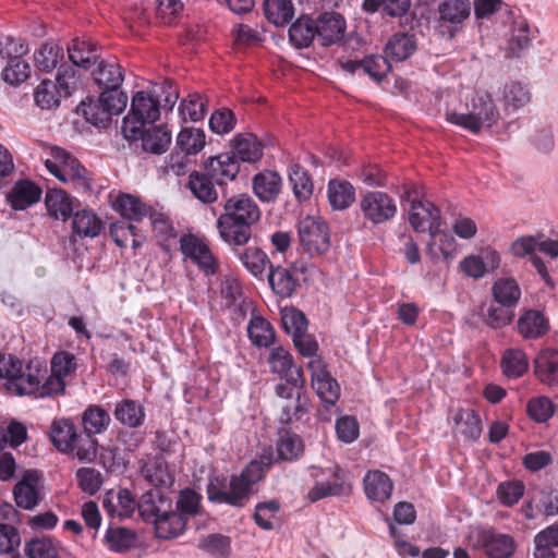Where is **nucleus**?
Returning <instances> with one entry per match:
<instances>
[{
    "instance_id": "obj_1",
    "label": "nucleus",
    "mask_w": 558,
    "mask_h": 558,
    "mask_svg": "<svg viewBox=\"0 0 558 558\" xmlns=\"http://www.w3.org/2000/svg\"><path fill=\"white\" fill-rule=\"evenodd\" d=\"M222 208L216 222L220 238L229 245H245L252 238L253 227L260 220L259 206L252 196L241 193L226 197Z\"/></svg>"
},
{
    "instance_id": "obj_2",
    "label": "nucleus",
    "mask_w": 558,
    "mask_h": 558,
    "mask_svg": "<svg viewBox=\"0 0 558 558\" xmlns=\"http://www.w3.org/2000/svg\"><path fill=\"white\" fill-rule=\"evenodd\" d=\"M271 465V458L262 456L260 461H251L240 474L232 475L230 481L213 477L207 485L208 499L217 504H227L243 508L255 493V485L264 476V466Z\"/></svg>"
},
{
    "instance_id": "obj_3",
    "label": "nucleus",
    "mask_w": 558,
    "mask_h": 558,
    "mask_svg": "<svg viewBox=\"0 0 558 558\" xmlns=\"http://www.w3.org/2000/svg\"><path fill=\"white\" fill-rule=\"evenodd\" d=\"M47 369L39 361L23 364L12 354H0V379H4V389L14 396L37 399L39 379H44Z\"/></svg>"
},
{
    "instance_id": "obj_4",
    "label": "nucleus",
    "mask_w": 558,
    "mask_h": 558,
    "mask_svg": "<svg viewBox=\"0 0 558 558\" xmlns=\"http://www.w3.org/2000/svg\"><path fill=\"white\" fill-rule=\"evenodd\" d=\"M468 112L447 113V120L471 133L477 134L483 128H492L499 120V111L487 92H476L466 104Z\"/></svg>"
},
{
    "instance_id": "obj_5",
    "label": "nucleus",
    "mask_w": 558,
    "mask_h": 558,
    "mask_svg": "<svg viewBox=\"0 0 558 558\" xmlns=\"http://www.w3.org/2000/svg\"><path fill=\"white\" fill-rule=\"evenodd\" d=\"M466 538L472 549L482 551L487 558H511L517 549L510 534L488 525L472 529Z\"/></svg>"
},
{
    "instance_id": "obj_6",
    "label": "nucleus",
    "mask_w": 558,
    "mask_h": 558,
    "mask_svg": "<svg viewBox=\"0 0 558 558\" xmlns=\"http://www.w3.org/2000/svg\"><path fill=\"white\" fill-rule=\"evenodd\" d=\"M122 132L128 140H141L143 150L161 155L171 144V132L163 125L146 128L138 121L124 117Z\"/></svg>"
},
{
    "instance_id": "obj_7",
    "label": "nucleus",
    "mask_w": 558,
    "mask_h": 558,
    "mask_svg": "<svg viewBox=\"0 0 558 558\" xmlns=\"http://www.w3.org/2000/svg\"><path fill=\"white\" fill-rule=\"evenodd\" d=\"M27 48L22 43L7 37L0 41V54L8 58V64L2 70V80L13 86L25 82L31 74L29 64L22 60L21 57L26 53Z\"/></svg>"
},
{
    "instance_id": "obj_8",
    "label": "nucleus",
    "mask_w": 558,
    "mask_h": 558,
    "mask_svg": "<svg viewBox=\"0 0 558 558\" xmlns=\"http://www.w3.org/2000/svg\"><path fill=\"white\" fill-rule=\"evenodd\" d=\"M48 171L62 182H76L89 186L87 170L80 161L60 147L51 149V158L46 159Z\"/></svg>"
},
{
    "instance_id": "obj_9",
    "label": "nucleus",
    "mask_w": 558,
    "mask_h": 558,
    "mask_svg": "<svg viewBox=\"0 0 558 558\" xmlns=\"http://www.w3.org/2000/svg\"><path fill=\"white\" fill-rule=\"evenodd\" d=\"M299 240L310 256L323 255L330 246L327 223L319 217H305L299 223Z\"/></svg>"
},
{
    "instance_id": "obj_10",
    "label": "nucleus",
    "mask_w": 558,
    "mask_h": 558,
    "mask_svg": "<svg viewBox=\"0 0 558 558\" xmlns=\"http://www.w3.org/2000/svg\"><path fill=\"white\" fill-rule=\"evenodd\" d=\"M438 14L439 32L452 38L462 31L464 22L470 17V0H445L438 5Z\"/></svg>"
},
{
    "instance_id": "obj_11",
    "label": "nucleus",
    "mask_w": 558,
    "mask_h": 558,
    "mask_svg": "<svg viewBox=\"0 0 558 558\" xmlns=\"http://www.w3.org/2000/svg\"><path fill=\"white\" fill-rule=\"evenodd\" d=\"M180 251L185 258L197 265L206 276L217 272L218 262L204 239L191 233L184 234L180 238Z\"/></svg>"
},
{
    "instance_id": "obj_12",
    "label": "nucleus",
    "mask_w": 558,
    "mask_h": 558,
    "mask_svg": "<svg viewBox=\"0 0 558 558\" xmlns=\"http://www.w3.org/2000/svg\"><path fill=\"white\" fill-rule=\"evenodd\" d=\"M409 222L416 232H428L430 239L436 240L441 225L440 210L429 201L412 199Z\"/></svg>"
},
{
    "instance_id": "obj_13",
    "label": "nucleus",
    "mask_w": 558,
    "mask_h": 558,
    "mask_svg": "<svg viewBox=\"0 0 558 558\" xmlns=\"http://www.w3.org/2000/svg\"><path fill=\"white\" fill-rule=\"evenodd\" d=\"M16 505L25 510H33L44 498V483L36 470H27L13 488Z\"/></svg>"
},
{
    "instance_id": "obj_14",
    "label": "nucleus",
    "mask_w": 558,
    "mask_h": 558,
    "mask_svg": "<svg viewBox=\"0 0 558 558\" xmlns=\"http://www.w3.org/2000/svg\"><path fill=\"white\" fill-rule=\"evenodd\" d=\"M307 368L312 375V387L317 396L327 404H335L340 396V386L326 369L320 357L310 360Z\"/></svg>"
},
{
    "instance_id": "obj_15",
    "label": "nucleus",
    "mask_w": 558,
    "mask_h": 558,
    "mask_svg": "<svg viewBox=\"0 0 558 558\" xmlns=\"http://www.w3.org/2000/svg\"><path fill=\"white\" fill-rule=\"evenodd\" d=\"M360 206L364 217L376 225L392 219L397 214L395 201L387 193L379 191L366 193Z\"/></svg>"
},
{
    "instance_id": "obj_16",
    "label": "nucleus",
    "mask_w": 558,
    "mask_h": 558,
    "mask_svg": "<svg viewBox=\"0 0 558 558\" xmlns=\"http://www.w3.org/2000/svg\"><path fill=\"white\" fill-rule=\"evenodd\" d=\"M316 39L322 46L339 44L345 34L344 17L337 12L322 13L315 21Z\"/></svg>"
},
{
    "instance_id": "obj_17",
    "label": "nucleus",
    "mask_w": 558,
    "mask_h": 558,
    "mask_svg": "<svg viewBox=\"0 0 558 558\" xmlns=\"http://www.w3.org/2000/svg\"><path fill=\"white\" fill-rule=\"evenodd\" d=\"M500 255L495 250H484L480 255H469L460 262L461 270L470 278L480 279L500 266Z\"/></svg>"
},
{
    "instance_id": "obj_18",
    "label": "nucleus",
    "mask_w": 558,
    "mask_h": 558,
    "mask_svg": "<svg viewBox=\"0 0 558 558\" xmlns=\"http://www.w3.org/2000/svg\"><path fill=\"white\" fill-rule=\"evenodd\" d=\"M271 371L284 377L294 387L303 388L305 385L304 374L301 367L292 368V355L281 347L275 348L269 354Z\"/></svg>"
},
{
    "instance_id": "obj_19",
    "label": "nucleus",
    "mask_w": 558,
    "mask_h": 558,
    "mask_svg": "<svg viewBox=\"0 0 558 558\" xmlns=\"http://www.w3.org/2000/svg\"><path fill=\"white\" fill-rule=\"evenodd\" d=\"M240 171L236 158L229 153L210 157L205 163V171L218 186L233 181Z\"/></svg>"
},
{
    "instance_id": "obj_20",
    "label": "nucleus",
    "mask_w": 558,
    "mask_h": 558,
    "mask_svg": "<svg viewBox=\"0 0 558 558\" xmlns=\"http://www.w3.org/2000/svg\"><path fill=\"white\" fill-rule=\"evenodd\" d=\"M332 482H317L308 492L307 497L315 502L328 496L348 495L352 485L344 470L336 468Z\"/></svg>"
},
{
    "instance_id": "obj_21",
    "label": "nucleus",
    "mask_w": 558,
    "mask_h": 558,
    "mask_svg": "<svg viewBox=\"0 0 558 558\" xmlns=\"http://www.w3.org/2000/svg\"><path fill=\"white\" fill-rule=\"evenodd\" d=\"M41 189L29 180L16 181L7 193V202L14 210H24L38 203L41 197Z\"/></svg>"
},
{
    "instance_id": "obj_22",
    "label": "nucleus",
    "mask_w": 558,
    "mask_h": 558,
    "mask_svg": "<svg viewBox=\"0 0 558 558\" xmlns=\"http://www.w3.org/2000/svg\"><path fill=\"white\" fill-rule=\"evenodd\" d=\"M159 116V102L146 92L141 90L133 96L131 111L126 117L145 125L158 120Z\"/></svg>"
},
{
    "instance_id": "obj_23",
    "label": "nucleus",
    "mask_w": 558,
    "mask_h": 558,
    "mask_svg": "<svg viewBox=\"0 0 558 558\" xmlns=\"http://www.w3.org/2000/svg\"><path fill=\"white\" fill-rule=\"evenodd\" d=\"M71 62L83 69H89L100 59L98 46L89 38H75L68 46Z\"/></svg>"
},
{
    "instance_id": "obj_24",
    "label": "nucleus",
    "mask_w": 558,
    "mask_h": 558,
    "mask_svg": "<svg viewBox=\"0 0 558 558\" xmlns=\"http://www.w3.org/2000/svg\"><path fill=\"white\" fill-rule=\"evenodd\" d=\"M104 229L102 220L89 209H81L72 215L71 238H96Z\"/></svg>"
},
{
    "instance_id": "obj_25",
    "label": "nucleus",
    "mask_w": 558,
    "mask_h": 558,
    "mask_svg": "<svg viewBox=\"0 0 558 558\" xmlns=\"http://www.w3.org/2000/svg\"><path fill=\"white\" fill-rule=\"evenodd\" d=\"M138 512L144 521L156 523L167 508H171V500L158 489L148 490L138 501Z\"/></svg>"
},
{
    "instance_id": "obj_26",
    "label": "nucleus",
    "mask_w": 558,
    "mask_h": 558,
    "mask_svg": "<svg viewBox=\"0 0 558 558\" xmlns=\"http://www.w3.org/2000/svg\"><path fill=\"white\" fill-rule=\"evenodd\" d=\"M97 68L93 71L96 84L102 90L118 89L121 87L124 74L120 64L114 61L98 60Z\"/></svg>"
},
{
    "instance_id": "obj_27",
    "label": "nucleus",
    "mask_w": 558,
    "mask_h": 558,
    "mask_svg": "<svg viewBox=\"0 0 558 558\" xmlns=\"http://www.w3.org/2000/svg\"><path fill=\"white\" fill-rule=\"evenodd\" d=\"M517 328L524 339H537L548 331L549 323L542 312L529 310L519 317Z\"/></svg>"
},
{
    "instance_id": "obj_28",
    "label": "nucleus",
    "mask_w": 558,
    "mask_h": 558,
    "mask_svg": "<svg viewBox=\"0 0 558 558\" xmlns=\"http://www.w3.org/2000/svg\"><path fill=\"white\" fill-rule=\"evenodd\" d=\"M142 476L156 487H170L174 482L168 464L160 458H149L142 463Z\"/></svg>"
},
{
    "instance_id": "obj_29",
    "label": "nucleus",
    "mask_w": 558,
    "mask_h": 558,
    "mask_svg": "<svg viewBox=\"0 0 558 558\" xmlns=\"http://www.w3.org/2000/svg\"><path fill=\"white\" fill-rule=\"evenodd\" d=\"M187 520L177 510L167 508L159 519H156L155 531L159 538L170 539L179 536L185 530Z\"/></svg>"
},
{
    "instance_id": "obj_30",
    "label": "nucleus",
    "mask_w": 558,
    "mask_h": 558,
    "mask_svg": "<svg viewBox=\"0 0 558 558\" xmlns=\"http://www.w3.org/2000/svg\"><path fill=\"white\" fill-rule=\"evenodd\" d=\"M77 428L75 424L69 418L54 420L50 426V439L53 446L63 453H70Z\"/></svg>"
},
{
    "instance_id": "obj_31",
    "label": "nucleus",
    "mask_w": 558,
    "mask_h": 558,
    "mask_svg": "<svg viewBox=\"0 0 558 558\" xmlns=\"http://www.w3.org/2000/svg\"><path fill=\"white\" fill-rule=\"evenodd\" d=\"M215 181L206 172L194 171L189 177L187 186L192 194L204 204H213L218 197Z\"/></svg>"
},
{
    "instance_id": "obj_32",
    "label": "nucleus",
    "mask_w": 558,
    "mask_h": 558,
    "mask_svg": "<svg viewBox=\"0 0 558 558\" xmlns=\"http://www.w3.org/2000/svg\"><path fill=\"white\" fill-rule=\"evenodd\" d=\"M392 482L381 471H371L364 477V489L366 496L375 501H386L392 492Z\"/></svg>"
},
{
    "instance_id": "obj_33",
    "label": "nucleus",
    "mask_w": 558,
    "mask_h": 558,
    "mask_svg": "<svg viewBox=\"0 0 558 558\" xmlns=\"http://www.w3.org/2000/svg\"><path fill=\"white\" fill-rule=\"evenodd\" d=\"M253 190L262 202H272L281 191V178L274 171L257 173L253 179Z\"/></svg>"
},
{
    "instance_id": "obj_34",
    "label": "nucleus",
    "mask_w": 558,
    "mask_h": 558,
    "mask_svg": "<svg viewBox=\"0 0 558 558\" xmlns=\"http://www.w3.org/2000/svg\"><path fill=\"white\" fill-rule=\"evenodd\" d=\"M535 374L549 386L558 384V351L544 350L534 360Z\"/></svg>"
},
{
    "instance_id": "obj_35",
    "label": "nucleus",
    "mask_w": 558,
    "mask_h": 558,
    "mask_svg": "<svg viewBox=\"0 0 558 558\" xmlns=\"http://www.w3.org/2000/svg\"><path fill=\"white\" fill-rule=\"evenodd\" d=\"M64 60V50L56 43L47 41L34 52V64L41 72H51Z\"/></svg>"
},
{
    "instance_id": "obj_36",
    "label": "nucleus",
    "mask_w": 558,
    "mask_h": 558,
    "mask_svg": "<svg viewBox=\"0 0 558 558\" xmlns=\"http://www.w3.org/2000/svg\"><path fill=\"white\" fill-rule=\"evenodd\" d=\"M112 206L124 219L131 221H141L151 211L137 196L131 194L117 196Z\"/></svg>"
},
{
    "instance_id": "obj_37",
    "label": "nucleus",
    "mask_w": 558,
    "mask_h": 558,
    "mask_svg": "<svg viewBox=\"0 0 558 558\" xmlns=\"http://www.w3.org/2000/svg\"><path fill=\"white\" fill-rule=\"evenodd\" d=\"M111 423V417L107 410L100 405L90 404L82 413L81 425L84 433L94 436L105 433Z\"/></svg>"
},
{
    "instance_id": "obj_38",
    "label": "nucleus",
    "mask_w": 558,
    "mask_h": 558,
    "mask_svg": "<svg viewBox=\"0 0 558 558\" xmlns=\"http://www.w3.org/2000/svg\"><path fill=\"white\" fill-rule=\"evenodd\" d=\"M113 415L116 420L130 428L140 427L145 421L144 408L134 400L123 399L116 404Z\"/></svg>"
},
{
    "instance_id": "obj_39",
    "label": "nucleus",
    "mask_w": 558,
    "mask_h": 558,
    "mask_svg": "<svg viewBox=\"0 0 558 558\" xmlns=\"http://www.w3.org/2000/svg\"><path fill=\"white\" fill-rule=\"evenodd\" d=\"M47 210L54 219L66 220L73 213V202L70 195L63 190H49L45 197Z\"/></svg>"
},
{
    "instance_id": "obj_40",
    "label": "nucleus",
    "mask_w": 558,
    "mask_h": 558,
    "mask_svg": "<svg viewBox=\"0 0 558 558\" xmlns=\"http://www.w3.org/2000/svg\"><path fill=\"white\" fill-rule=\"evenodd\" d=\"M454 432L463 435L468 440H476L482 434V422L478 414L472 409H461L454 416Z\"/></svg>"
},
{
    "instance_id": "obj_41",
    "label": "nucleus",
    "mask_w": 558,
    "mask_h": 558,
    "mask_svg": "<svg viewBox=\"0 0 558 558\" xmlns=\"http://www.w3.org/2000/svg\"><path fill=\"white\" fill-rule=\"evenodd\" d=\"M492 294L496 303L514 307L520 301L521 288L514 278L504 277L493 283Z\"/></svg>"
},
{
    "instance_id": "obj_42",
    "label": "nucleus",
    "mask_w": 558,
    "mask_h": 558,
    "mask_svg": "<svg viewBox=\"0 0 558 558\" xmlns=\"http://www.w3.org/2000/svg\"><path fill=\"white\" fill-rule=\"evenodd\" d=\"M265 16L275 26H284L294 17L295 9L292 0H265Z\"/></svg>"
},
{
    "instance_id": "obj_43",
    "label": "nucleus",
    "mask_w": 558,
    "mask_h": 558,
    "mask_svg": "<svg viewBox=\"0 0 558 558\" xmlns=\"http://www.w3.org/2000/svg\"><path fill=\"white\" fill-rule=\"evenodd\" d=\"M415 50V38L408 33H397L386 44L387 56L397 62L408 59Z\"/></svg>"
},
{
    "instance_id": "obj_44",
    "label": "nucleus",
    "mask_w": 558,
    "mask_h": 558,
    "mask_svg": "<svg viewBox=\"0 0 558 558\" xmlns=\"http://www.w3.org/2000/svg\"><path fill=\"white\" fill-rule=\"evenodd\" d=\"M315 38V23L308 16H301L289 28V39L295 48H307Z\"/></svg>"
},
{
    "instance_id": "obj_45",
    "label": "nucleus",
    "mask_w": 558,
    "mask_h": 558,
    "mask_svg": "<svg viewBox=\"0 0 558 558\" xmlns=\"http://www.w3.org/2000/svg\"><path fill=\"white\" fill-rule=\"evenodd\" d=\"M263 155L262 144L253 134L238 135L233 140V155L242 161L254 162Z\"/></svg>"
},
{
    "instance_id": "obj_46",
    "label": "nucleus",
    "mask_w": 558,
    "mask_h": 558,
    "mask_svg": "<svg viewBox=\"0 0 558 558\" xmlns=\"http://www.w3.org/2000/svg\"><path fill=\"white\" fill-rule=\"evenodd\" d=\"M268 281L276 294L281 298H289L296 287V280L288 268L269 265Z\"/></svg>"
},
{
    "instance_id": "obj_47",
    "label": "nucleus",
    "mask_w": 558,
    "mask_h": 558,
    "mask_svg": "<svg viewBox=\"0 0 558 558\" xmlns=\"http://www.w3.org/2000/svg\"><path fill=\"white\" fill-rule=\"evenodd\" d=\"M501 368L509 378H519L523 376L529 368L526 354L520 349H508L501 357Z\"/></svg>"
},
{
    "instance_id": "obj_48",
    "label": "nucleus",
    "mask_w": 558,
    "mask_h": 558,
    "mask_svg": "<svg viewBox=\"0 0 558 558\" xmlns=\"http://www.w3.org/2000/svg\"><path fill=\"white\" fill-rule=\"evenodd\" d=\"M250 340L257 347H269L275 341V330L262 316H253L247 326Z\"/></svg>"
},
{
    "instance_id": "obj_49",
    "label": "nucleus",
    "mask_w": 558,
    "mask_h": 558,
    "mask_svg": "<svg viewBox=\"0 0 558 558\" xmlns=\"http://www.w3.org/2000/svg\"><path fill=\"white\" fill-rule=\"evenodd\" d=\"M289 181L298 201L303 202L310 199L314 192V184L305 169L301 168L299 165L291 166Z\"/></svg>"
},
{
    "instance_id": "obj_50",
    "label": "nucleus",
    "mask_w": 558,
    "mask_h": 558,
    "mask_svg": "<svg viewBox=\"0 0 558 558\" xmlns=\"http://www.w3.org/2000/svg\"><path fill=\"white\" fill-rule=\"evenodd\" d=\"M328 198L335 209H345L355 199V192L349 182L331 180L328 184Z\"/></svg>"
},
{
    "instance_id": "obj_51",
    "label": "nucleus",
    "mask_w": 558,
    "mask_h": 558,
    "mask_svg": "<svg viewBox=\"0 0 558 558\" xmlns=\"http://www.w3.org/2000/svg\"><path fill=\"white\" fill-rule=\"evenodd\" d=\"M63 95L58 89L57 83L51 80H44L35 89L34 99L41 109H52L60 105Z\"/></svg>"
},
{
    "instance_id": "obj_52",
    "label": "nucleus",
    "mask_w": 558,
    "mask_h": 558,
    "mask_svg": "<svg viewBox=\"0 0 558 558\" xmlns=\"http://www.w3.org/2000/svg\"><path fill=\"white\" fill-rule=\"evenodd\" d=\"M71 447L72 450L69 454H72L82 462H92L97 457L98 441L92 434L77 433Z\"/></svg>"
},
{
    "instance_id": "obj_53",
    "label": "nucleus",
    "mask_w": 558,
    "mask_h": 558,
    "mask_svg": "<svg viewBox=\"0 0 558 558\" xmlns=\"http://www.w3.org/2000/svg\"><path fill=\"white\" fill-rule=\"evenodd\" d=\"M205 132L202 129L183 128L178 135L177 145L186 155H196L205 146Z\"/></svg>"
},
{
    "instance_id": "obj_54",
    "label": "nucleus",
    "mask_w": 558,
    "mask_h": 558,
    "mask_svg": "<svg viewBox=\"0 0 558 558\" xmlns=\"http://www.w3.org/2000/svg\"><path fill=\"white\" fill-rule=\"evenodd\" d=\"M555 412L554 402L546 396L533 397L526 403V414L535 423H546Z\"/></svg>"
},
{
    "instance_id": "obj_55",
    "label": "nucleus",
    "mask_w": 558,
    "mask_h": 558,
    "mask_svg": "<svg viewBox=\"0 0 558 558\" xmlns=\"http://www.w3.org/2000/svg\"><path fill=\"white\" fill-rule=\"evenodd\" d=\"M239 257L243 266L255 277L262 276L270 265L267 255L256 246L245 248Z\"/></svg>"
},
{
    "instance_id": "obj_56",
    "label": "nucleus",
    "mask_w": 558,
    "mask_h": 558,
    "mask_svg": "<svg viewBox=\"0 0 558 558\" xmlns=\"http://www.w3.org/2000/svg\"><path fill=\"white\" fill-rule=\"evenodd\" d=\"M78 111L84 116L87 122L95 126L107 128L111 122L110 116L99 99L82 101L78 106Z\"/></svg>"
},
{
    "instance_id": "obj_57",
    "label": "nucleus",
    "mask_w": 558,
    "mask_h": 558,
    "mask_svg": "<svg viewBox=\"0 0 558 558\" xmlns=\"http://www.w3.org/2000/svg\"><path fill=\"white\" fill-rule=\"evenodd\" d=\"M108 547L116 553H124L135 543V534L124 527L109 529L105 535Z\"/></svg>"
},
{
    "instance_id": "obj_58",
    "label": "nucleus",
    "mask_w": 558,
    "mask_h": 558,
    "mask_svg": "<svg viewBox=\"0 0 558 558\" xmlns=\"http://www.w3.org/2000/svg\"><path fill=\"white\" fill-rule=\"evenodd\" d=\"M277 452L281 460L291 461L298 459L303 452L301 438L295 434L284 432L277 441Z\"/></svg>"
},
{
    "instance_id": "obj_59",
    "label": "nucleus",
    "mask_w": 558,
    "mask_h": 558,
    "mask_svg": "<svg viewBox=\"0 0 558 558\" xmlns=\"http://www.w3.org/2000/svg\"><path fill=\"white\" fill-rule=\"evenodd\" d=\"M148 217L150 219L155 236L160 242H167L168 240L174 239L177 236V230L172 221L166 214L150 211Z\"/></svg>"
},
{
    "instance_id": "obj_60",
    "label": "nucleus",
    "mask_w": 558,
    "mask_h": 558,
    "mask_svg": "<svg viewBox=\"0 0 558 558\" xmlns=\"http://www.w3.org/2000/svg\"><path fill=\"white\" fill-rule=\"evenodd\" d=\"M279 510L280 504L275 499L259 502L255 507L254 521L263 530L269 531L274 527L272 520Z\"/></svg>"
},
{
    "instance_id": "obj_61",
    "label": "nucleus",
    "mask_w": 558,
    "mask_h": 558,
    "mask_svg": "<svg viewBox=\"0 0 558 558\" xmlns=\"http://www.w3.org/2000/svg\"><path fill=\"white\" fill-rule=\"evenodd\" d=\"M28 558H58V547L51 538H34L25 546Z\"/></svg>"
},
{
    "instance_id": "obj_62",
    "label": "nucleus",
    "mask_w": 558,
    "mask_h": 558,
    "mask_svg": "<svg viewBox=\"0 0 558 558\" xmlns=\"http://www.w3.org/2000/svg\"><path fill=\"white\" fill-rule=\"evenodd\" d=\"M514 317L513 306L492 304L485 314V323L492 328H502L510 324Z\"/></svg>"
},
{
    "instance_id": "obj_63",
    "label": "nucleus",
    "mask_w": 558,
    "mask_h": 558,
    "mask_svg": "<svg viewBox=\"0 0 558 558\" xmlns=\"http://www.w3.org/2000/svg\"><path fill=\"white\" fill-rule=\"evenodd\" d=\"M201 496L193 489L186 488L180 492L177 500V511L189 521L201 510Z\"/></svg>"
},
{
    "instance_id": "obj_64",
    "label": "nucleus",
    "mask_w": 558,
    "mask_h": 558,
    "mask_svg": "<svg viewBox=\"0 0 558 558\" xmlns=\"http://www.w3.org/2000/svg\"><path fill=\"white\" fill-rule=\"evenodd\" d=\"M179 111L184 120L196 122L205 117V102L201 95L191 94L181 101Z\"/></svg>"
}]
</instances>
